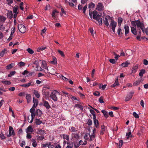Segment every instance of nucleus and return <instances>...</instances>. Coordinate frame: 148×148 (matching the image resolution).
Returning <instances> with one entry per match:
<instances>
[{"instance_id": "nucleus-1", "label": "nucleus", "mask_w": 148, "mask_h": 148, "mask_svg": "<svg viewBox=\"0 0 148 148\" xmlns=\"http://www.w3.org/2000/svg\"><path fill=\"white\" fill-rule=\"evenodd\" d=\"M131 23L132 25L135 26L136 27H137L139 30L141 29L143 32H144L145 27L143 23L139 21V20L136 21H132L131 22Z\"/></svg>"}, {"instance_id": "nucleus-2", "label": "nucleus", "mask_w": 148, "mask_h": 148, "mask_svg": "<svg viewBox=\"0 0 148 148\" xmlns=\"http://www.w3.org/2000/svg\"><path fill=\"white\" fill-rule=\"evenodd\" d=\"M30 112L31 113V120L29 121V119L28 118V121L30 123H32L33 121L34 117L36 116V111L35 108H32L30 110Z\"/></svg>"}, {"instance_id": "nucleus-3", "label": "nucleus", "mask_w": 148, "mask_h": 148, "mask_svg": "<svg viewBox=\"0 0 148 148\" xmlns=\"http://www.w3.org/2000/svg\"><path fill=\"white\" fill-rule=\"evenodd\" d=\"M56 90H54L51 92L50 95V97L54 101H57L58 100V98L56 96L57 93H58Z\"/></svg>"}, {"instance_id": "nucleus-4", "label": "nucleus", "mask_w": 148, "mask_h": 148, "mask_svg": "<svg viewBox=\"0 0 148 148\" xmlns=\"http://www.w3.org/2000/svg\"><path fill=\"white\" fill-rule=\"evenodd\" d=\"M18 28L19 31L22 33H24L26 30L25 26L22 24L18 25Z\"/></svg>"}, {"instance_id": "nucleus-5", "label": "nucleus", "mask_w": 148, "mask_h": 148, "mask_svg": "<svg viewBox=\"0 0 148 148\" xmlns=\"http://www.w3.org/2000/svg\"><path fill=\"white\" fill-rule=\"evenodd\" d=\"M9 134L7 135V136L10 137L12 136H14L15 135V132L13 128L11 126H9Z\"/></svg>"}, {"instance_id": "nucleus-6", "label": "nucleus", "mask_w": 148, "mask_h": 148, "mask_svg": "<svg viewBox=\"0 0 148 148\" xmlns=\"http://www.w3.org/2000/svg\"><path fill=\"white\" fill-rule=\"evenodd\" d=\"M34 85V82L32 81H30L29 82L25 84H22L20 85L21 86L24 88H28L30 86H33Z\"/></svg>"}, {"instance_id": "nucleus-7", "label": "nucleus", "mask_w": 148, "mask_h": 148, "mask_svg": "<svg viewBox=\"0 0 148 148\" xmlns=\"http://www.w3.org/2000/svg\"><path fill=\"white\" fill-rule=\"evenodd\" d=\"M93 18L98 21L100 25H101L102 24V19L101 17V16L99 14H97L95 18Z\"/></svg>"}, {"instance_id": "nucleus-8", "label": "nucleus", "mask_w": 148, "mask_h": 148, "mask_svg": "<svg viewBox=\"0 0 148 148\" xmlns=\"http://www.w3.org/2000/svg\"><path fill=\"white\" fill-rule=\"evenodd\" d=\"M116 22L114 21L113 20L111 21V23L110 24V26L112 27V28L113 32L114 33L115 32V28L116 26Z\"/></svg>"}, {"instance_id": "nucleus-9", "label": "nucleus", "mask_w": 148, "mask_h": 148, "mask_svg": "<svg viewBox=\"0 0 148 148\" xmlns=\"http://www.w3.org/2000/svg\"><path fill=\"white\" fill-rule=\"evenodd\" d=\"M43 147H48V148H54V145L53 144H52L51 142L47 143L44 144L42 145Z\"/></svg>"}, {"instance_id": "nucleus-10", "label": "nucleus", "mask_w": 148, "mask_h": 148, "mask_svg": "<svg viewBox=\"0 0 148 148\" xmlns=\"http://www.w3.org/2000/svg\"><path fill=\"white\" fill-rule=\"evenodd\" d=\"M42 95L43 97L46 99H49L50 96L49 93L48 91H45L44 90H43L42 91Z\"/></svg>"}, {"instance_id": "nucleus-11", "label": "nucleus", "mask_w": 148, "mask_h": 148, "mask_svg": "<svg viewBox=\"0 0 148 148\" xmlns=\"http://www.w3.org/2000/svg\"><path fill=\"white\" fill-rule=\"evenodd\" d=\"M40 61H42V67L43 68L46 69L47 71H48V66H47L46 62L44 60H40Z\"/></svg>"}, {"instance_id": "nucleus-12", "label": "nucleus", "mask_w": 148, "mask_h": 148, "mask_svg": "<svg viewBox=\"0 0 148 148\" xmlns=\"http://www.w3.org/2000/svg\"><path fill=\"white\" fill-rule=\"evenodd\" d=\"M134 92H130L129 94H128L125 98V100L126 101H128L130 100L132 97L133 95L134 94Z\"/></svg>"}, {"instance_id": "nucleus-13", "label": "nucleus", "mask_w": 148, "mask_h": 148, "mask_svg": "<svg viewBox=\"0 0 148 148\" xmlns=\"http://www.w3.org/2000/svg\"><path fill=\"white\" fill-rule=\"evenodd\" d=\"M43 105L47 109H49L51 108L48 102L45 100L43 99L42 100Z\"/></svg>"}, {"instance_id": "nucleus-14", "label": "nucleus", "mask_w": 148, "mask_h": 148, "mask_svg": "<svg viewBox=\"0 0 148 148\" xmlns=\"http://www.w3.org/2000/svg\"><path fill=\"white\" fill-rule=\"evenodd\" d=\"M58 12V11L56 10H54L52 11V16L54 19H56Z\"/></svg>"}, {"instance_id": "nucleus-15", "label": "nucleus", "mask_w": 148, "mask_h": 148, "mask_svg": "<svg viewBox=\"0 0 148 148\" xmlns=\"http://www.w3.org/2000/svg\"><path fill=\"white\" fill-rule=\"evenodd\" d=\"M34 132V130L32 127V126L29 125L26 130V132L27 134L31 133Z\"/></svg>"}, {"instance_id": "nucleus-16", "label": "nucleus", "mask_w": 148, "mask_h": 148, "mask_svg": "<svg viewBox=\"0 0 148 148\" xmlns=\"http://www.w3.org/2000/svg\"><path fill=\"white\" fill-rule=\"evenodd\" d=\"M97 9L99 11H101L103 10V6L102 3H99L97 6Z\"/></svg>"}, {"instance_id": "nucleus-17", "label": "nucleus", "mask_w": 148, "mask_h": 148, "mask_svg": "<svg viewBox=\"0 0 148 148\" xmlns=\"http://www.w3.org/2000/svg\"><path fill=\"white\" fill-rule=\"evenodd\" d=\"M7 52V50L6 48L3 49L1 51H0V58L3 57L5 54Z\"/></svg>"}, {"instance_id": "nucleus-18", "label": "nucleus", "mask_w": 148, "mask_h": 148, "mask_svg": "<svg viewBox=\"0 0 148 148\" xmlns=\"http://www.w3.org/2000/svg\"><path fill=\"white\" fill-rule=\"evenodd\" d=\"M33 103L34 104L32 106V108H35L38 105V99H35L34 98H33Z\"/></svg>"}, {"instance_id": "nucleus-19", "label": "nucleus", "mask_w": 148, "mask_h": 148, "mask_svg": "<svg viewBox=\"0 0 148 148\" xmlns=\"http://www.w3.org/2000/svg\"><path fill=\"white\" fill-rule=\"evenodd\" d=\"M26 99L27 100V103H28L30 102L32 100L30 94H27L26 95Z\"/></svg>"}, {"instance_id": "nucleus-20", "label": "nucleus", "mask_w": 148, "mask_h": 148, "mask_svg": "<svg viewBox=\"0 0 148 148\" xmlns=\"http://www.w3.org/2000/svg\"><path fill=\"white\" fill-rule=\"evenodd\" d=\"M138 67V65L136 64L134 66L132 69V72L133 73H135L137 71Z\"/></svg>"}, {"instance_id": "nucleus-21", "label": "nucleus", "mask_w": 148, "mask_h": 148, "mask_svg": "<svg viewBox=\"0 0 148 148\" xmlns=\"http://www.w3.org/2000/svg\"><path fill=\"white\" fill-rule=\"evenodd\" d=\"M130 64V62L129 61H127L122 63L120 65L123 67H127Z\"/></svg>"}, {"instance_id": "nucleus-22", "label": "nucleus", "mask_w": 148, "mask_h": 148, "mask_svg": "<svg viewBox=\"0 0 148 148\" xmlns=\"http://www.w3.org/2000/svg\"><path fill=\"white\" fill-rule=\"evenodd\" d=\"M124 28L125 31V36H126L129 32V27L127 25H125L124 26Z\"/></svg>"}, {"instance_id": "nucleus-23", "label": "nucleus", "mask_w": 148, "mask_h": 148, "mask_svg": "<svg viewBox=\"0 0 148 148\" xmlns=\"http://www.w3.org/2000/svg\"><path fill=\"white\" fill-rule=\"evenodd\" d=\"M57 60L56 58L54 56L52 57V60L50 62V63L54 65L56 64L57 63Z\"/></svg>"}, {"instance_id": "nucleus-24", "label": "nucleus", "mask_w": 148, "mask_h": 148, "mask_svg": "<svg viewBox=\"0 0 148 148\" xmlns=\"http://www.w3.org/2000/svg\"><path fill=\"white\" fill-rule=\"evenodd\" d=\"M93 119L94 120V124L95 126L97 128H99V123L98 120L96 119Z\"/></svg>"}, {"instance_id": "nucleus-25", "label": "nucleus", "mask_w": 148, "mask_h": 148, "mask_svg": "<svg viewBox=\"0 0 148 148\" xmlns=\"http://www.w3.org/2000/svg\"><path fill=\"white\" fill-rule=\"evenodd\" d=\"M15 66L14 63H12L8 65L5 67V69L7 70H9L12 68L13 66Z\"/></svg>"}, {"instance_id": "nucleus-26", "label": "nucleus", "mask_w": 148, "mask_h": 148, "mask_svg": "<svg viewBox=\"0 0 148 148\" xmlns=\"http://www.w3.org/2000/svg\"><path fill=\"white\" fill-rule=\"evenodd\" d=\"M131 31L132 33L134 35H137V31L136 29V27H131Z\"/></svg>"}, {"instance_id": "nucleus-27", "label": "nucleus", "mask_w": 148, "mask_h": 148, "mask_svg": "<svg viewBox=\"0 0 148 148\" xmlns=\"http://www.w3.org/2000/svg\"><path fill=\"white\" fill-rule=\"evenodd\" d=\"M69 130L73 133H75L77 132L78 129L72 126L69 129Z\"/></svg>"}, {"instance_id": "nucleus-28", "label": "nucleus", "mask_w": 148, "mask_h": 148, "mask_svg": "<svg viewBox=\"0 0 148 148\" xmlns=\"http://www.w3.org/2000/svg\"><path fill=\"white\" fill-rule=\"evenodd\" d=\"M34 94L35 95L36 97L37 98H39L40 97V95L39 93L36 90H34Z\"/></svg>"}, {"instance_id": "nucleus-29", "label": "nucleus", "mask_w": 148, "mask_h": 148, "mask_svg": "<svg viewBox=\"0 0 148 148\" xmlns=\"http://www.w3.org/2000/svg\"><path fill=\"white\" fill-rule=\"evenodd\" d=\"M38 134H43L45 133V131L41 129H38L37 132Z\"/></svg>"}, {"instance_id": "nucleus-30", "label": "nucleus", "mask_w": 148, "mask_h": 148, "mask_svg": "<svg viewBox=\"0 0 148 148\" xmlns=\"http://www.w3.org/2000/svg\"><path fill=\"white\" fill-rule=\"evenodd\" d=\"M101 112L103 113L105 117L107 118L108 117V115L107 112L103 110H101Z\"/></svg>"}, {"instance_id": "nucleus-31", "label": "nucleus", "mask_w": 148, "mask_h": 148, "mask_svg": "<svg viewBox=\"0 0 148 148\" xmlns=\"http://www.w3.org/2000/svg\"><path fill=\"white\" fill-rule=\"evenodd\" d=\"M72 137H74V138L76 139H78L79 138V136L78 134L75 133H72Z\"/></svg>"}, {"instance_id": "nucleus-32", "label": "nucleus", "mask_w": 148, "mask_h": 148, "mask_svg": "<svg viewBox=\"0 0 148 148\" xmlns=\"http://www.w3.org/2000/svg\"><path fill=\"white\" fill-rule=\"evenodd\" d=\"M115 143L117 145L119 148H121L122 147L123 144V141L122 140H120L119 142V145L117 143Z\"/></svg>"}, {"instance_id": "nucleus-33", "label": "nucleus", "mask_w": 148, "mask_h": 148, "mask_svg": "<svg viewBox=\"0 0 148 148\" xmlns=\"http://www.w3.org/2000/svg\"><path fill=\"white\" fill-rule=\"evenodd\" d=\"M46 48L47 47H46L42 46L37 48V51L38 52H40L41 51H43L46 49Z\"/></svg>"}, {"instance_id": "nucleus-34", "label": "nucleus", "mask_w": 148, "mask_h": 148, "mask_svg": "<svg viewBox=\"0 0 148 148\" xmlns=\"http://www.w3.org/2000/svg\"><path fill=\"white\" fill-rule=\"evenodd\" d=\"M106 130L105 127L103 125L101 126V129L100 131V134H104V132Z\"/></svg>"}, {"instance_id": "nucleus-35", "label": "nucleus", "mask_w": 148, "mask_h": 148, "mask_svg": "<svg viewBox=\"0 0 148 148\" xmlns=\"http://www.w3.org/2000/svg\"><path fill=\"white\" fill-rule=\"evenodd\" d=\"M90 112L92 114L93 116V119H95L96 118L95 113L94 110L92 109H90Z\"/></svg>"}, {"instance_id": "nucleus-36", "label": "nucleus", "mask_w": 148, "mask_h": 148, "mask_svg": "<svg viewBox=\"0 0 148 148\" xmlns=\"http://www.w3.org/2000/svg\"><path fill=\"white\" fill-rule=\"evenodd\" d=\"M119 83L118 79H117L115 80L114 84L112 85L111 86L113 87H115L117 86H118L119 85Z\"/></svg>"}, {"instance_id": "nucleus-37", "label": "nucleus", "mask_w": 148, "mask_h": 148, "mask_svg": "<svg viewBox=\"0 0 148 148\" xmlns=\"http://www.w3.org/2000/svg\"><path fill=\"white\" fill-rule=\"evenodd\" d=\"M75 107L78 109H79L81 110H83V107L82 106L79 104H76L75 105Z\"/></svg>"}, {"instance_id": "nucleus-38", "label": "nucleus", "mask_w": 148, "mask_h": 148, "mask_svg": "<svg viewBox=\"0 0 148 148\" xmlns=\"http://www.w3.org/2000/svg\"><path fill=\"white\" fill-rule=\"evenodd\" d=\"M6 20V18L0 15V22L3 23Z\"/></svg>"}, {"instance_id": "nucleus-39", "label": "nucleus", "mask_w": 148, "mask_h": 148, "mask_svg": "<svg viewBox=\"0 0 148 148\" xmlns=\"http://www.w3.org/2000/svg\"><path fill=\"white\" fill-rule=\"evenodd\" d=\"M42 123V121H41L40 119H36L35 120V123L36 125H40Z\"/></svg>"}, {"instance_id": "nucleus-40", "label": "nucleus", "mask_w": 148, "mask_h": 148, "mask_svg": "<svg viewBox=\"0 0 148 148\" xmlns=\"http://www.w3.org/2000/svg\"><path fill=\"white\" fill-rule=\"evenodd\" d=\"M32 145L34 147H36L37 144L36 140L35 139H32Z\"/></svg>"}, {"instance_id": "nucleus-41", "label": "nucleus", "mask_w": 148, "mask_h": 148, "mask_svg": "<svg viewBox=\"0 0 148 148\" xmlns=\"http://www.w3.org/2000/svg\"><path fill=\"white\" fill-rule=\"evenodd\" d=\"M95 136V134H92L91 135H89V137H90V138H89V140L92 141V140H93L94 139Z\"/></svg>"}, {"instance_id": "nucleus-42", "label": "nucleus", "mask_w": 148, "mask_h": 148, "mask_svg": "<svg viewBox=\"0 0 148 148\" xmlns=\"http://www.w3.org/2000/svg\"><path fill=\"white\" fill-rule=\"evenodd\" d=\"M145 71L144 69H142L141 70L139 73V75L140 77H143V74L145 73Z\"/></svg>"}, {"instance_id": "nucleus-43", "label": "nucleus", "mask_w": 148, "mask_h": 148, "mask_svg": "<svg viewBox=\"0 0 148 148\" xmlns=\"http://www.w3.org/2000/svg\"><path fill=\"white\" fill-rule=\"evenodd\" d=\"M103 22L105 25H106L107 26H109V24L108 22V20L106 18H105L104 19Z\"/></svg>"}, {"instance_id": "nucleus-44", "label": "nucleus", "mask_w": 148, "mask_h": 148, "mask_svg": "<svg viewBox=\"0 0 148 148\" xmlns=\"http://www.w3.org/2000/svg\"><path fill=\"white\" fill-rule=\"evenodd\" d=\"M27 51L30 54H32L34 53V51L30 48H28L27 49Z\"/></svg>"}, {"instance_id": "nucleus-45", "label": "nucleus", "mask_w": 148, "mask_h": 148, "mask_svg": "<svg viewBox=\"0 0 148 148\" xmlns=\"http://www.w3.org/2000/svg\"><path fill=\"white\" fill-rule=\"evenodd\" d=\"M79 143L80 145H85L87 144V142L84 141V142H83L82 140H80L79 141Z\"/></svg>"}, {"instance_id": "nucleus-46", "label": "nucleus", "mask_w": 148, "mask_h": 148, "mask_svg": "<svg viewBox=\"0 0 148 148\" xmlns=\"http://www.w3.org/2000/svg\"><path fill=\"white\" fill-rule=\"evenodd\" d=\"M18 7H15V6L13 8V12L14 13L18 14Z\"/></svg>"}, {"instance_id": "nucleus-47", "label": "nucleus", "mask_w": 148, "mask_h": 148, "mask_svg": "<svg viewBox=\"0 0 148 148\" xmlns=\"http://www.w3.org/2000/svg\"><path fill=\"white\" fill-rule=\"evenodd\" d=\"M140 80H137L134 82L133 83V85L134 86H137L140 84Z\"/></svg>"}, {"instance_id": "nucleus-48", "label": "nucleus", "mask_w": 148, "mask_h": 148, "mask_svg": "<svg viewBox=\"0 0 148 148\" xmlns=\"http://www.w3.org/2000/svg\"><path fill=\"white\" fill-rule=\"evenodd\" d=\"M2 82L6 85H10L11 83L10 82L8 81H4Z\"/></svg>"}, {"instance_id": "nucleus-49", "label": "nucleus", "mask_w": 148, "mask_h": 148, "mask_svg": "<svg viewBox=\"0 0 148 148\" xmlns=\"http://www.w3.org/2000/svg\"><path fill=\"white\" fill-rule=\"evenodd\" d=\"M87 124L88 126H90L92 124V120L91 119H89L88 120V121L87 123Z\"/></svg>"}, {"instance_id": "nucleus-50", "label": "nucleus", "mask_w": 148, "mask_h": 148, "mask_svg": "<svg viewBox=\"0 0 148 148\" xmlns=\"http://www.w3.org/2000/svg\"><path fill=\"white\" fill-rule=\"evenodd\" d=\"M141 32L140 31L139 32V33H138V35L136 37L137 39L139 40H140L141 39V38L140 37Z\"/></svg>"}, {"instance_id": "nucleus-51", "label": "nucleus", "mask_w": 148, "mask_h": 148, "mask_svg": "<svg viewBox=\"0 0 148 148\" xmlns=\"http://www.w3.org/2000/svg\"><path fill=\"white\" fill-rule=\"evenodd\" d=\"M122 21V19L121 18H118V23L119 25V26L121 25V23Z\"/></svg>"}, {"instance_id": "nucleus-52", "label": "nucleus", "mask_w": 148, "mask_h": 148, "mask_svg": "<svg viewBox=\"0 0 148 148\" xmlns=\"http://www.w3.org/2000/svg\"><path fill=\"white\" fill-rule=\"evenodd\" d=\"M0 138L2 140H3L5 138V137L2 132L0 134Z\"/></svg>"}, {"instance_id": "nucleus-53", "label": "nucleus", "mask_w": 148, "mask_h": 148, "mask_svg": "<svg viewBox=\"0 0 148 148\" xmlns=\"http://www.w3.org/2000/svg\"><path fill=\"white\" fill-rule=\"evenodd\" d=\"M25 65V63L24 62H20L18 63V65L19 66H24Z\"/></svg>"}, {"instance_id": "nucleus-54", "label": "nucleus", "mask_w": 148, "mask_h": 148, "mask_svg": "<svg viewBox=\"0 0 148 148\" xmlns=\"http://www.w3.org/2000/svg\"><path fill=\"white\" fill-rule=\"evenodd\" d=\"M63 138L64 139H66L67 140H69V136L66 135H63Z\"/></svg>"}, {"instance_id": "nucleus-55", "label": "nucleus", "mask_w": 148, "mask_h": 148, "mask_svg": "<svg viewBox=\"0 0 148 148\" xmlns=\"http://www.w3.org/2000/svg\"><path fill=\"white\" fill-rule=\"evenodd\" d=\"M60 77L64 81H67L68 80V79L66 78V77H64L63 75H59Z\"/></svg>"}, {"instance_id": "nucleus-56", "label": "nucleus", "mask_w": 148, "mask_h": 148, "mask_svg": "<svg viewBox=\"0 0 148 148\" xmlns=\"http://www.w3.org/2000/svg\"><path fill=\"white\" fill-rule=\"evenodd\" d=\"M13 2V0H7V3L9 5H10Z\"/></svg>"}, {"instance_id": "nucleus-57", "label": "nucleus", "mask_w": 148, "mask_h": 148, "mask_svg": "<svg viewBox=\"0 0 148 148\" xmlns=\"http://www.w3.org/2000/svg\"><path fill=\"white\" fill-rule=\"evenodd\" d=\"M58 51L59 53L61 55L62 57H64V55L63 51L60 50H58Z\"/></svg>"}, {"instance_id": "nucleus-58", "label": "nucleus", "mask_w": 148, "mask_h": 148, "mask_svg": "<svg viewBox=\"0 0 148 148\" xmlns=\"http://www.w3.org/2000/svg\"><path fill=\"white\" fill-rule=\"evenodd\" d=\"M110 62L112 64H114L116 62V60L114 59H110L109 60Z\"/></svg>"}, {"instance_id": "nucleus-59", "label": "nucleus", "mask_w": 148, "mask_h": 148, "mask_svg": "<svg viewBox=\"0 0 148 148\" xmlns=\"http://www.w3.org/2000/svg\"><path fill=\"white\" fill-rule=\"evenodd\" d=\"M93 18H95L97 14V12L96 11H94L92 12Z\"/></svg>"}, {"instance_id": "nucleus-60", "label": "nucleus", "mask_w": 148, "mask_h": 148, "mask_svg": "<svg viewBox=\"0 0 148 148\" xmlns=\"http://www.w3.org/2000/svg\"><path fill=\"white\" fill-rule=\"evenodd\" d=\"M106 85L104 84V85H102L101 86H99V88L100 89H101L102 90H104L105 89V88H106Z\"/></svg>"}, {"instance_id": "nucleus-61", "label": "nucleus", "mask_w": 148, "mask_h": 148, "mask_svg": "<svg viewBox=\"0 0 148 148\" xmlns=\"http://www.w3.org/2000/svg\"><path fill=\"white\" fill-rule=\"evenodd\" d=\"M133 115L136 118H139L138 115L135 112H133Z\"/></svg>"}, {"instance_id": "nucleus-62", "label": "nucleus", "mask_w": 148, "mask_h": 148, "mask_svg": "<svg viewBox=\"0 0 148 148\" xmlns=\"http://www.w3.org/2000/svg\"><path fill=\"white\" fill-rule=\"evenodd\" d=\"M114 54L115 55V56L114 57V58L115 59V60H118V58L119 57H120V56H119V55H117V54H116L115 53H114Z\"/></svg>"}, {"instance_id": "nucleus-63", "label": "nucleus", "mask_w": 148, "mask_h": 148, "mask_svg": "<svg viewBox=\"0 0 148 148\" xmlns=\"http://www.w3.org/2000/svg\"><path fill=\"white\" fill-rule=\"evenodd\" d=\"M95 7V4L92 3H91L89 5V8H94Z\"/></svg>"}, {"instance_id": "nucleus-64", "label": "nucleus", "mask_w": 148, "mask_h": 148, "mask_svg": "<svg viewBox=\"0 0 148 148\" xmlns=\"http://www.w3.org/2000/svg\"><path fill=\"white\" fill-rule=\"evenodd\" d=\"M99 101L100 103H104V101L102 97H100L99 99Z\"/></svg>"}]
</instances>
